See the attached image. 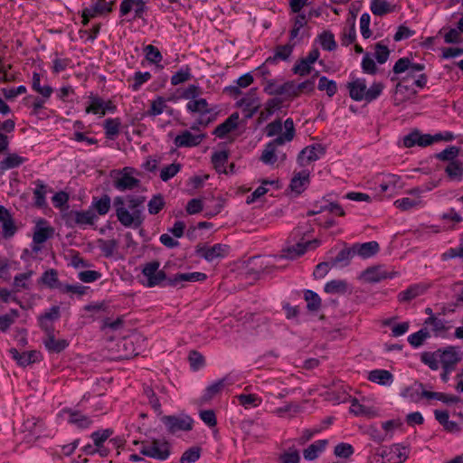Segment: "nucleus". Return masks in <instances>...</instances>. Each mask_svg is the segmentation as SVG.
I'll use <instances>...</instances> for the list:
<instances>
[{
	"instance_id": "obj_1",
	"label": "nucleus",
	"mask_w": 463,
	"mask_h": 463,
	"mask_svg": "<svg viewBox=\"0 0 463 463\" xmlns=\"http://www.w3.org/2000/svg\"><path fill=\"white\" fill-rule=\"evenodd\" d=\"M128 208L125 206V200L122 196H117L113 204L115 207L118 221L125 227L139 228L144 216L140 206L145 202L144 196H127Z\"/></svg>"
},
{
	"instance_id": "obj_2",
	"label": "nucleus",
	"mask_w": 463,
	"mask_h": 463,
	"mask_svg": "<svg viewBox=\"0 0 463 463\" xmlns=\"http://www.w3.org/2000/svg\"><path fill=\"white\" fill-rule=\"evenodd\" d=\"M109 358L113 360L129 359L137 354L134 341L130 337H123L108 347Z\"/></svg>"
},
{
	"instance_id": "obj_3",
	"label": "nucleus",
	"mask_w": 463,
	"mask_h": 463,
	"mask_svg": "<svg viewBox=\"0 0 463 463\" xmlns=\"http://www.w3.org/2000/svg\"><path fill=\"white\" fill-rule=\"evenodd\" d=\"M162 421L170 433H175L179 430H191L194 423L193 419L187 415L184 417L164 416Z\"/></svg>"
},
{
	"instance_id": "obj_4",
	"label": "nucleus",
	"mask_w": 463,
	"mask_h": 463,
	"mask_svg": "<svg viewBox=\"0 0 463 463\" xmlns=\"http://www.w3.org/2000/svg\"><path fill=\"white\" fill-rule=\"evenodd\" d=\"M43 329L46 333V338L43 340V344L48 351L58 354L69 345L67 340L55 338L52 325L43 322Z\"/></svg>"
},
{
	"instance_id": "obj_5",
	"label": "nucleus",
	"mask_w": 463,
	"mask_h": 463,
	"mask_svg": "<svg viewBox=\"0 0 463 463\" xmlns=\"http://www.w3.org/2000/svg\"><path fill=\"white\" fill-rule=\"evenodd\" d=\"M97 215L90 210L71 211L67 214L66 222L70 226L73 225H93Z\"/></svg>"
},
{
	"instance_id": "obj_6",
	"label": "nucleus",
	"mask_w": 463,
	"mask_h": 463,
	"mask_svg": "<svg viewBox=\"0 0 463 463\" xmlns=\"http://www.w3.org/2000/svg\"><path fill=\"white\" fill-rule=\"evenodd\" d=\"M159 262L157 260L148 262L143 268V274L147 278V286L155 287L166 279V275L163 270H158Z\"/></svg>"
},
{
	"instance_id": "obj_7",
	"label": "nucleus",
	"mask_w": 463,
	"mask_h": 463,
	"mask_svg": "<svg viewBox=\"0 0 463 463\" xmlns=\"http://www.w3.org/2000/svg\"><path fill=\"white\" fill-rule=\"evenodd\" d=\"M227 245L217 243L212 247L202 245L196 246V254L203 257L207 261H213L217 258H223L227 251Z\"/></svg>"
},
{
	"instance_id": "obj_8",
	"label": "nucleus",
	"mask_w": 463,
	"mask_h": 463,
	"mask_svg": "<svg viewBox=\"0 0 463 463\" xmlns=\"http://www.w3.org/2000/svg\"><path fill=\"white\" fill-rule=\"evenodd\" d=\"M439 357L442 367L455 369L458 363L461 361V356L455 346H448L438 349Z\"/></svg>"
},
{
	"instance_id": "obj_9",
	"label": "nucleus",
	"mask_w": 463,
	"mask_h": 463,
	"mask_svg": "<svg viewBox=\"0 0 463 463\" xmlns=\"http://www.w3.org/2000/svg\"><path fill=\"white\" fill-rule=\"evenodd\" d=\"M424 70V65L420 63H413L409 58L399 59L394 66L393 72L400 74L408 71L406 78H415V72L421 71Z\"/></svg>"
},
{
	"instance_id": "obj_10",
	"label": "nucleus",
	"mask_w": 463,
	"mask_h": 463,
	"mask_svg": "<svg viewBox=\"0 0 463 463\" xmlns=\"http://www.w3.org/2000/svg\"><path fill=\"white\" fill-rule=\"evenodd\" d=\"M129 167H125L121 173L120 176L115 178L114 186L119 191L132 190L136 187H138L140 184V180L130 175Z\"/></svg>"
},
{
	"instance_id": "obj_11",
	"label": "nucleus",
	"mask_w": 463,
	"mask_h": 463,
	"mask_svg": "<svg viewBox=\"0 0 463 463\" xmlns=\"http://www.w3.org/2000/svg\"><path fill=\"white\" fill-rule=\"evenodd\" d=\"M264 90L269 95H285L287 98H293L294 81L289 80L281 85H278L275 80H270L267 81Z\"/></svg>"
},
{
	"instance_id": "obj_12",
	"label": "nucleus",
	"mask_w": 463,
	"mask_h": 463,
	"mask_svg": "<svg viewBox=\"0 0 463 463\" xmlns=\"http://www.w3.org/2000/svg\"><path fill=\"white\" fill-rule=\"evenodd\" d=\"M204 137V134L194 135L190 131L185 130L175 138V145L178 147L196 146Z\"/></svg>"
},
{
	"instance_id": "obj_13",
	"label": "nucleus",
	"mask_w": 463,
	"mask_h": 463,
	"mask_svg": "<svg viewBox=\"0 0 463 463\" xmlns=\"http://www.w3.org/2000/svg\"><path fill=\"white\" fill-rule=\"evenodd\" d=\"M142 444H145V442H142ZM140 453L149 458L165 460L170 455L169 443L167 441L162 442V448H153L151 446L143 445Z\"/></svg>"
},
{
	"instance_id": "obj_14",
	"label": "nucleus",
	"mask_w": 463,
	"mask_h": 463,
	"mask_svg": "<svg viewBox=\"0 0 463 463\" xmlns=\"http://www.w3.org/2000/svg\"><path fill=\"white\" fill-rule=\"evenodd\" d=\"M0 222L2 223L3 236L6 239L14 236L17 230L16 226L8 210L2 205H0Z\"/></svg>"
},
{
	"instance_id": "obj_15",
	"label": "nucleus",
	"mask_w": 463,
	"mask_h": 463,
	"mask_svg": "<svg viewBox=\"0 0 463 463\" xmlns=\"http://www.w3.org/2000/svg\"><path fill=\"white\" fill-rule=\"evenodd\" d=\"M238 120L239 113H232L223 123L215 128L213 134L220 138L224 137L227 134L237 128Z\"/></svg>"
},
{
	"instance_id": "obj_16",
	"label": "nucleus",
	"mask_w": 463,
	"mask_h": 463,
	"mask_svg": "<svg viewBox=\"0 0 463 463\" xmlns=\"http://www.w3.org/2000/svg\"><path fill=\"white\" fill-rule=\"evenodd\" d=\"M310 183L309 173L307 171H302L295 174L292 177L289 184V188L292 192L297 194H300L304 192L306 187Z\"/></svg>"
},
{
	"instance_id": "obj_17",
	"label": "nucleus",
	"mask_w": 463,
	"mask_h": 463,
	"mask_svg": "<svg viewBox=\"0 0 463 463\" xmlns=\"http://www.w3.org/2000/svg\"><path fill=\"white\" fill-rule=\"evenodd\" d=\"M325 153L326 147L324 146L321 144H314L301 150L298 155V161H300L303 156H306L307 162H314L318 160L321 156L325 155Z\"/></svg>"
},
{
	"instance_id": "obj_18",
	"label": "nucleus",
	"mask_w": 463,
	"mask_h": 463,
	"mask_svg": "<svg viewBox=\"0 0 463 463\" xmlns=\"http://www.w3.org/2000/svg\"><path fill=\"white\" fill-rule=\"evenodd\" d=\"M353 248L354 250V254H357L364 259L375 255L380 250V246L377 241L355 243L353 245Z\"/></svg>"
},
{
	"instance_id": "obj_19",
	"label": "nucleus",
	"mask_w": 463,
	"mask_h": 463,
	"mask_svg": "<svg viewBox=\"0 0 463 463\" xmlns=\"http://www.w3.org/2000/svg\"><path fill=\"white\" fill-rule=\"evenodd\" d=\"M428 288L429 286L424 284L412 285L406 290L401 292L398 296V299L401 302H409L415 298L424 294Z\"/></svg>"
},
{
	"instance_id": "obj_20",
	"label": "nucleus",
	"mask_w": 463,
	"mask_h": 463,
	"mask_svg": "<svg viewBox=\"0 0 463 463\" xmlns=\"http://www.w3.org/2000/svg\"><path fill=\"white\" fill-rule=\"evenodd\" d=\"M206 274L202 272H192V273H179L176 274L173 279H168V285L175 286L179 282L183 281H203L206 279Z\"/></svg>"
},
{
	"instance_id": "obj_21",
	"label": "nucleus",
	"mask_w": 463,
	"mask_h": 463,
	"mask_svg": "<svg viewBox=\"0 0 463 463\" xmlns=\"http://www.w3.org/2000/svg\"><path fill=\"white\" fill-rule=\"evenodd\" d=\"M347 88L349 90L350 97L357 101L364 99L366 85L364 80H356L354 81L349 82L347 84Z\"/></svg>"
},
{
	"instance_id": "obj_22",
	"label": "nucleus",
	"mask_w": 463,
	"mask_h": 463,
	"mask_svg": "<svg viewBox=\"0 0 463 463\" xmlns=\"http://www.w3.org/2000/svg\"><path fill=\"white\" fill-rule=\"evenodd\" d=\"M368 380L381 385H386L392 382L393 376L387 370L376 369L369 373Z\"/></svg>"
},
{
	"instance_id": "obj_23",
	"label": "nucleus",
	"mask_w": 463,
	"mask_h": 463,
	"mask_svg": "<svg viewBox=\"0 0 463 463\" xmlns=\"http://www.w3.org/2000/svg\"><path fill=\"white\" fill-rule=\"evenodd\" d=\"M361 278L369 283L379 282L387 278V274L381 270L379 266H373L366 269L361 275Z\"/></svg>"
},
{
	"instance_id": "obj_24",
	"label": "nucleus",
	"mask_w": 463,
	"mask_h": 463,
	"mask_svg": "<svg viewBox=\"0 0 463 463\" xmlns=\"http://www.w3.org/2000/svg\"><path fill=\"white\" fill-rule=\"evenodd\" d=\"M40 283L50 288H61L62 285L59 282L58 272L54 269L46 270L40 279Z\"/></svg>"
},
{
	"instance_id": "obj_25",
	"label": "nucleus",
	"mask_w": 463,
	"mask_h": 463,
	"mask_svg": "<svg viewBox=\"0 0 463 463\" xmlns=\"http://www.w3.org/2000/svg\"><path fill=\"white\" fill-rule=\"evenodd\" d=\"M63 412L69 414V422L78 425L80 428H87L90 424L89 418L81 414L78 411H72L71 409L63 410Z\"/></svg>"
},
{
	"instance_id": "obj_26",
	"label": "nucleus",
	"mask_w": 463,
	"mask_h": 463,
	"mask_svg": "<svg viewBox=\"0 0 463 463\" xmlns=\"http://www.w3.org/2000/svg\"><path fill=\"white\" fill-rule=\"evenodd\" d=\"M430 337V333L428 327L423 326L418 332L411 334L408 337V342L413 347H419L423 345L426 339Z\"/></svg>"
},
{
	"instance_id": "obj_27",
	"label": "nucleus",
	"mask_w": 463,
	"mask_h": 463,
	"mask_svg": "<svg viewBox=\"0 0 463 463\" xmlns=\"http://www.w3.org/2000/svg\"><path fill=\"white\" fill-rule=\"evenodd\" d=\"M445 172L451 180H461L463 176V165L458 160L451 161L445 167Z\"/></svg>"
},
{
	"instance_id": "obj_28",
	"label": "nucleus",
	"mask_w": 463,
	"mask_h": 463,
	"mask_svg": "<svg viewBox=\"0 0 463 463\" xmlns=\"http://www.w3.org/2000/svg\"><path fill=\"white\" fill-rule=\"evenodd\" d=\"M111 206V200L108 194H103L99 199L94 198L92 207L99 215L109 213Z\"/></svg>"
},
{
	"instance_id": "obj_29",
	"label": "nucleus",
	"mask_w": 463,
	"mask_h": 463,
	"mask_svg": "<svg viewBox=\"0 0 463 463\" xmlns=\"http://www.w3.org/2000/svg\"><path fill=\"white\" fill-rule=\"evenodd\" d=\"M354 255L355 254L353 246L351 248H345L336 255L335 258L332 259L331 267L339 263H342L343 266H347Z\"/></svg>"
},
{
	"instance_id": "obj_30",
	"label": "nucleus",
	"mask_w": 463,
	"mask_h": 463,
	"mask_svg": "<svg viewBox=\"0 0 463 463\" xmlns=\"http://www.w3.org/2000/svg\"><path fill=\"white\" fill-rule=\"evenodd\" d=\"M38 422H40V419L32 416L24 420L18 430L21 433L24 434L25 438L31 437L34 434V430Z\"/></svg>"
},
{
	"instance_id": "obj_31",
	"label": "nucleus",
	"mask_w": 463,
	"mask_h": 463,
	"mask_svg": "<svg viewBox=\"0 0 463 463\" xmlns=\"http://www.w3.org/2000/svg\"><path fill=\"white\" fill-rule=\"evenodd\" d=\"M326 445V440H318L309 445L304 449V458L307 460H313L317 458L318 452H321Z\"/></svg>"
},
{
	"instance_id": "obj_32",
	"label": "nucleus",
	"mask_w": 463,
	"mask_h": 463,
	"mask_svg": "<svg viewBox=\"0 0 463 463\" xmlns=\"http://www.w3.org/2000/svg\"><path fill=\"white\" fill-rule=\"evenodd\" d=\"M229 154L227 151L216 152L212 156V163L214 168L220 173L227 174L228 171L224 168V165L227 162Z\"/></svg>"
},
{
	"instance_id": "obj_33",
	"label": "nucleus",
	"mask_w": 463,
	"mask_h": 463,
	"mask_svg": "<svg viewBox=\"0 0 463 463\" xmlns=\"http://www.w3.org/2000/svg\"><path fill=\"white\" fill-rule=\"evenodd\" d=\"M53 229L52 227H36L33 233V240L36 244H42L45 242L49 238L53 235Z\"/></svg>"
},
{
	"instance_id": "obj_34",
	"label": "nucleus",
	"mask_w": 463,
	"mask_h": 463,
	"mask_svg": "<svg viewBox=\"0 0 463 463\" xmlns=\"http://www.w3.org/2000/svg\"><path fill=\"white\" fill-rule=\"evenodd\" d=\"M24 162V158L17 154H9L4 160L0 162V168L6 170L19 166Z\"/></svg>"
},
{
	"instance_id": "obj_35",
	"label": "nucleus",
	"mask_w": 463,
	"mask_h": 463,
	"mask_svg": "<svg viewBox=\"0 0 463 463\" xmlns=\"http://www.w3.org/2000/svg\"><path fill=\"white\" fill-rule=\"evenodd\" d=\"M424 326H431L432 331L438 335L439 333L445 332L448 330V327L445 325V321L438 318L436 316L431 315L424 320Z\"/></svg>"
},
{
	"instance_id": "obj_36",
	"label": "nucleus",
	"mask_w": 463,
	"mask_h": 463,
	"mask_svg": "<svg viewBox=\"0 0 463 463\" xmlns=\"http://www.w3.org/2000/svg\"><path fill=\"white\" fill-rule=\"evenodd\" d=\"M225 385V378L217 381L216 383L211 384L207 387L204 395L202 400L203 402H208L213 399L215 395L220 393Z\"/></svg>"
},
{
	"instance_id": "obj_37",
	"label": "nucleus",
	"mask_w": 463,
	"mask_h": 463,
	"mask_svg": "<svg viewBox=\"0 0 463 463\" xmlns=\"http://www.w3.org/2000/svg\"><path fill=\"white\" fill-rule=\"evenodd\" d=\"M165 205L164 196L161 194H155L148 202V213L150 214H157Z\"/></svg>"
},
{
	"instance_id": "obj_38",
	"label": "nucleus",
	"mask_w": 463,
	"mask_h": 463,
	"mask_svg": "<svg viewBox=\"0 0 463 463\" xmlns=\"http://www.w3.org/2000/svg\"><path fill=\"white\" fill-rule=\"evenodd\" d=\"M46 186L40 181L36 184V188L33 191L34 204L38 208H42L46 205L45 201Z\"/></svg>"
},
{
	"instance_id": "obj_39",
	"label": "nucleus",
	"mask_w": 463,
	"mask_h": 463,
	"mask_svg": "<svg viewBox=\"0 0 463 463\" xmlns=\"http://www.w3.org/2000/svg\"><path fill=\"white\" fill-rule=\"evenodd\" d=\"M306 251L307 244L298 242L296 245L288 247L287 250H284L283 252H286L287 254H282L281 258L285 257L293 260L297 257L303 255Z\"/></svg>"
},
{
	"instance_id": "obj_40",
	"label": "nucleus",
	"mask_w": 463,
	"mask_h": 463,
	"mask_svg": "<svg viewBox=\"0 0 463 463\" xmlns=\"http://www.w3.org/2000/svg\"><path fill=\"white\" fill-rule=\"evenodd\" d=\"M371 11L375 15H384L392 11L386 0H373Z\"/></svg>"
},
{
	"instance_id": "obj_41",
	"label": "nucleus",
	"mask_w": 463,
	"mask_h": 463,
	"mask_svg": "<svg viewBox=\"0 0 463 463\" xmlns=\"http://www.w3.org/2000/svg\"><path fill=\"white\" fill-rule=\"evenodd\" d=\"M305 300L307 303V307L308 310L317 311L321 306V298L312 290L305 291Z\"/></svg>"
},
{
	"instance_id": "obj_42",
	"label": "nucleus",
	"mask_w": 463,
	"mask_h": 463,
	"mask_svg": "<svg viewBox=\"0 0 463 463\" xmlns=\"http://www.w3.org/2000/svg\"><path fill=\"white\" fill-rule=\"evenodd\" d=\"M187 109L192 112H198L201 114H205V113L210 112V109L208 108V103L205 99L191 100L187 104Z\"/></svg>"
},
{
	"instance_id": "obj_43",
	"label": "nucleus",
	"mask_w": 463,
	"mask_h": 463,
	"mask_svg": "<svg viewBox=\"0 0 463 463\" xmlns=\"http://www.w3.org/2000/svg\"><path fill=\"white\" fill-rule=\"evenodd\" d=\"M320 44L326 51H333L336 48L334 34L329 31H325L319 35Z\"/></svg>"
},
{
	"instance_id": "obj_44",
	"label": "nucleus",
	"mask_w": 463,
	"mask_h": 463,
	"mask_svg": "<svg viewBox=\"0 0 463 463\" xmlns=\"http://www.w3.org/2000/svg\"><path fill=\"white\" fill-rule=\"evenodd\" d=\"M347 289V283L344 280H331L325 286L326 293H345Z\"/></svg>"
},
{
	"instance_id": "obj_45",
	"label": "nucleus",
	"mask_w": 463,
	"mask_h": 463,
	"mask_svg": "<svg viewBox=\"0 0 463 463\" xmlns=\"http://www.w3.org/2000/svg\"><path fill=\"white\" fill-rule=\"evenodd\" d=\"M439 353L438 350L431 352H424L421 354L420 359L422 363L427 364L431 370L436 371L439 369L438 362Z\"/></svg>"
},
{
	"instance_id": "obj_46",
	"label": "nucleus",
	"mask_w": 463,
	"mask_h": 463,
	"mask_svg": "<svg viewBox=\"0 0 463 463\" xmlns=\"http://www.w3.org/2000/svg\"><path fill=\"white\" fill-rule=\"evenodd\" d=\"M181 169V165L179 163L170 164L164 168H162L160 173V178L164 182H167L169 179L173 178Z\"/></svg>"
},
{
	"instance_id": "obj_47",
	"label": "nucleus",
	"mask_w": 463,
	"mask_h": 463,
	"mask_svg": "<svg viewBox=\"0 0 463 463\" xmlns=\"http://www.w3.org/2000/svg\"><path fill=\"white\" fill-rule=\"evenodd\" d=\"M256 90L257 89H251L249 93L238 102L239 106H245L247 108L260 107Z\"/></svg>"
},
{
	"instance_id": "obj_48",
	"label": "nucleus",
	"mask_w": 463,
	"mask_h": 463,
	"mask_svg": "<svg viewBox=\"0 0 463 463\" xmlns=\"http://www.w3.org/2000/svg\"><path fill=\"white\" fill-rule=\"evenodd\" d=\"M318 90H326L329 97H332L335 94L337 90V86L335 81L328 80L326 77L323 76L319 79L318 82Z\"/></svg>"
},
{
	"instance_id": "obj_49",
	"label": "nucleus",
	"mask_w": 463,
	"mask_h": 463,
	"mask_svg": "<svg viewBox=\"0 0 463 463\" xmlns=\"http://www.w3.org/2000/svg\"><path fill=\"white\" fill-rule=\"evenodd\" d=\"M144 392H145L146 396L147 397L149 404L152 406L154 411L156 412H157L158 414H161L162 413L161 404H160L159 400H158L156 392H154L153 388L150 386H146L144 388Z\"/></svg>"
},
{
	"instance_id": "obj_50",
	"label": "nucleus",
	"mask_w": 463,
	"mask_h": 463,
	"mask_svg": "<svg viewBox=\"0 0 463 463\" xmlns=\"http://www.w3.org/2000/svg\"><path fill=\"white\" fill-rule=\"evenodd\" d=\"M33 89L42 94L44 98H49L52 92V89L50 86L41 87L40 74L37 72H33Z\"/></svg>"
},
{
	"instance_id": "obj_51",
	"label": "nucleus",
	"mask_w": 463,
	"mask_h": 463,
	"mask_svg": "<svg viewBox=\"0 0 463 463\" xmlns=\"http://www.w3.org/2000/svg\"><path fill=\"white\" fill-rule=\"evenodd\" d=\"M458 154L459 148L452 146L437 154L436 156L439 160L451 162L456 161L455 158L458 156Z\"/></svg>"
},
{
	"instance_id": "obj_52",
	"label": "nucleus",
	"mask_w": 463,
	"mask_h": 463,
	"mask_svg": "<svg viewBox=\"0 0 463 463\" xmlns=\"http://www.w3.org/2000/svg\"><path fill=\"white\" fill-rule=\"evenodd\" d=\"M188 359H189L190 365H191L192 369L194 371H197L199 368L203 367L205 364L204 357L203 356V354H201L196 350H192L189 353Z\"/></svg>"
},
{
	"instance_id": "obj_53",
	"label": "nucleus",
	"mask_w": 463,
	"mask_h": 463,
	"mask_svg": "<svg viewBox=\"0 0 463 463\" xmlns=\"http://www.w3.org/2000/svg\"><path fill=\"white\" fill-rule=\"evenodd\" d=\"M260 160L266 165H273L277 161L276 149L272 145L268 143L261 154Z\"/></svg>"
},
{
	"instance_id": "obj_54",
	"label": "nucleus",
	"mask_w": 463,
	"mask_h": 463,
	"mask_svg": "<svg viewBox=\"0 0 463 463\" xmlns=\"http://www.w3.org/2000/svg\"><path fill=\"white\" fill-rule=\"evenodd\" d=\"M201 449L198 447H193L187 449L181 457V463H194L200 458Z\"/></svg>"
},
{
	"instance_id": "obj_55",
	"label": "nucleus",
	"mask_w": 463,
	"mask_h": 463,
	"mask_svg": "<svg viewBox=\"0 0 463 463\" xmlns=\"http://www.w3.org/2000/svg\"><path fill=\"white\" fill-rule=\"evenodd\" d=\"M420 203V199H411L404 197L394 202V205L402 211H408Z\"/></svg>"
},
{
	"instance_id": "obj_56",
	"label": "nucleus",
	"mask_w": 463,
	"mask_h": 463,
	"mask_svg": "<svg viewBox=\"0 0 463 463\" xmlns=\"http://www.w3.org/2000/svg\"><path fill=\"white\" fill-rule=\"evenodd\" d=\"M146 58L152 63H158L162 61V55L159 50L152 44L145 47Z\"/></svg>"
},
{
	"instance_id": "obj_57",
	"label": "nucleus",
	"mask_w": 463,
	"mask_h": 463,
	"mask_svg": "<svg viewBox=\"0 0 463 463\" xmlns=\"http://www.w3.org/2000/svg\"><path fill=\"white\" fill-rule=\"evenodd\" d=\"M237 399L240 404L245 407L249 405L256 407L261 402V399L255 394H240Z\"/></svg>"
},
{
	"instance_id": "obj_58",
	"label": "nucleus",
	"mask_w": 463,
	"mask_h": 463,
	"mask_svg": "<svg viewBox=\"0 0 463 463\" xmlns=\"http://www.w3.org/2000/svg\"><path fill=\"white\" fill-rule=\"evenodd\" d=\"M350 411L355 415H367V416H374L375 413L370 409L364 407L360 404L356 399H353L352 404L350 407Z\"/></svg>"
},
{
	"instance_id": "obj_59",
	"label": "nucleus",
	"mask_w": 463,
	"mask_h": 463,
	"mask_svg": "<svg viewBox=\"0 0 463 463\" xmlns=\"http://www.w3.org/2000/svg\"><path fill=\"white\" fill-rule=\"evenodd\" d=\"M390 55V51L386 45L380 43L375 44V59L381 64L384 63Z\"/></svg>"
},
{
	"instance_id": "obj_60",
	"label": "nucleus",
	"mask_w": 463,
	"mask_h": 463,
	"mask_svg": "<svg viewBox=\"0 0 463 463\" xmlns=\"http://www.w3.org/2000/svg\"><path fill=\"white\" fill-rule=\"evenodd\" d=\"M18 317V312L13 309L11 313L5 316H0V330L5 331L14 322V319Z\"/></svg>"
},
{
	"instance_id": "obj_61",
	"label": "nucleus",
	"mask_w": 463,
	"mask_h": 463,
	"mask_svg": "<svg viewBox=\"0 0 463 463\" xmlns=\"http://www.w3.org/2000/svg\"><path fill=\"white\" fill-rule=\"evenodd\" d=\"M292 71L295 74L306 76L311 71V64L302 58L295 64Z\"/></svg>"
},
{
	"instance_id": "obj_62",
	"label": "nucleus",
	"mask_w": 463,
	"mask_h": 463,
	"mask_svg": "<svg viewBox=\"0 0 463 463\" xmlns=\"http://www.w3.org/2000/svg\"><path fill=\"white\" fill-rule=\"evenodd\" d=\"M294 44H285L278 46L273 59H279L283 61L287 60L290 56Z\"/></svg>"
},
{
	"instance_id": "obj_63",
	"label": "nucleus",
	"mask_w": 463,
	"mask_h": 463,
	"mask_svg": "<svg viewBox=\"0 0 463 463\" xmlns=\"http://www.w3.org/2000/svg\"><path fill=\"white\" fill-rule=\"evenodd\" d=\"M383 89L382 83H373L370 89L366 90L364 99L368 102L375 99L382 93Z\"/></svg>"
},
{
	"instance_id": "obj_64",
	"label": "nucleus",
	"mask_w": 463,
	"mask_h": 463,
	"mask_svg": "<svg viewBox=\"0 0 463 463\" xmlns=\"http://www.w3.org/2000/svg\"><path fill=\"white\" fill-rule=\"evenodd\" d=\"M300 459L298 451L297 449H290L279 456L280 463H298Z\"/></svg>"
}]
</instances>
